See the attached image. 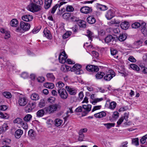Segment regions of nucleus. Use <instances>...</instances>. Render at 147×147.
<instances>
[{
	"label": "nucleus",
	"instance_id": "51",
	"mask_svg": "<svg viewBox=\"0 0 147 147\" xmlns=\"http://www.w3.org/2000/svg\"><path fill=\"white\" fill-rule=\"evenodd\" d=\"M71 34V32L70 31H67L63 36V39H66Z\"/></svg>",
	"mask_w": 147,
	"mask_h": 147
},
{
	"label": "nucleus",
	"instance_id": "47",
	"mask_svg": "<svg viewBox=\"0 0 147 147\" xmlns=\"http://www.w3.org/2000/svg\"><path fill=\"white\" fill-rule=\"evenodd\" d=\"M32 118V115L29 114L26 115L24 118V120L26 122L30 121Z\"/></svg>",
	"mask_w": 147,
	"mask_h": 147
},
{
	"label": "nucleus",
	"instance_id": "64",
	"mask_svg": "<svg viewBox=\"0 0 147 147\" xmlns=\"http://www.w3.org/2000/svg\"><path fill=\"white\" fill-rule=\"evenodd\" d=\"M55 100V98L54 97H51L49 98L47 100L48 101L51 103L54 102Z\"/></svg>",
	"mask_w": 147,
	"mask_h": 147
},
{
	"label": "nucleus",
	"instance_id": "34",
	"mask_svg": "<svg viewBox=\"0 0 147 147\" xmlns=\"http://www.w3.org/2000/svg\"><path fill=\"white\" fill-rule=\"evenodd\" d=\"M44 86L46 88L51 89L53 88L54 87V84L51 83H47L45 84Z\"/></svg>",
	"mask_w": 147,
	"mask_h": 147
},
{
	"label": "nucleus",
	"instance_id": "57",
	"mask_svg": "<svg viewBox=\"0 0 147 147\" xmlns=\"http://www.w3.org/2000/svg\"><path fill=\"white\" fill-rule=\"evenodd\" d=\"M69 113H73V111H67L65 113L64 115V116L65 117L63 118L65 121L67 119V118L69 116V115L68 114Z\"/></svg>",
	"mask_w": 147,
	"mask_h": 147
},
{
	"label": "nucleus",
	"instance_id": "58",
	"mask_svg": "<svg viewBox=\"0 0 147 147\" xmlns=\"http://www.w3.org/2000/svg\"><path fill=\"white\" fill-rule=\"evenodd\" d=\"M141 31L142 34L145 36H147V29L146 27H143L141 28Z\"/></svg>",
	"mask_w": 147,
	"mask_h": 147
},
{
	"label": "nucleus",
	"instance_id": "36",
	"mask_svg": "<svg viewBox=\"0 0 147 147\" xmlns=\"http://www.w3.org/2000/svg\"><path fill=\"white\" fill-rule=\"evenodd\" d=\"M82 107L81 106L76 108V107L74 106L67 108V109L69 110H72V109L75 110H82Z\"/></svg>",
	"mask_w": 147,
	"mask_h": 147
},
{
	"label": "nucleus",
	"instance_id": "14",
	"mask_svg": "<svg viewBox=\"0 0 147 147\" xmlns=\"http://www.w3.org/2000/svg\"><path fill=\"white\" fill-rule=\"evenodd\" d=\"M19 104L21 106H24L27 103V100L26 98L20 97L18 100Z\"/></svg>",
	"mask_w": 147,
	"mask_h": 147
},
{
	"label": "nucleus",
	"instance_id": "49",
	"mask_svg": "<svg viewBox=\"0 0 147 147\" xmlns=\"http://www.w3.org/2000/svg\"><path fill=\"white\" fill-rule=\"evenodd\" d=\"M22 122V119L20 118H17L13 120L14 123H17L18 124H21Z\"/></svg>",
	"mask_w": 147,
	"mask_h": 147
},
{
	"label": "nucleus",
	"instance_id": "50",
	"mask_svg": "<svg viewBox=\"0 0 147 147\" xmlns=\"http://www.w3.org/2000/svg\"><path fill=\"white\" fill-rule=\"evenodd\" d=\"M0 127L1 129L4 132L7 129H8V127L7 123H4Z\"/></svg>",
	"mask_w": 147,
	"mask_h": 147
},
{
	"label": "nucleus",
	"instance_id": "2",
	"mask_svg": "<svg viewBox=\"0 0 147 147\" xmlns=\"http://www.w3.org/2000/svg\"><path fill=\"white\" fill-rule=\"evenodd\" d=\"M115 76V73L112 70H109L107 74L105 76L104 79L106 81H110Z\"/></svg>",
	"mask_w": 147,
	"mask_h": 147
},
{
	"label": "nucleus",
	"instance_id": "46",
	"mask_svg": "<svg viewBox=\"0 0 147 147\" xmlns=\"http://www.w3.org/2000/svg\"><path fill=\"white\" fill-rule=\"evenodd\" d=\"M130 67L133 69L136 70L137 71H138L140 70V68L136 65L132 64L130 65Z\"/></svg>",
	"mask_w": 147,
	"mask_h": 147
},
{
	"label": "nucleus",
	"instance_id": "29",
	"mask_svg": "<svg viewBox=\"0 0 147 147\" xmlns=\"http://www.w3.org/2000/svg\"><path fill=\"white\" fill-rule=\"evenodd\" d=\"M86 35L88 37L89 39L92 41V38L94 37L93 33L90 31L87 30Z\"/></svg>",
	"mask_w": 147,
	"mask_h": 147
},
{
	"label": "nucleus",
	"instance_id": "61",
	"mask_svg": "<svg viewBox=\"0 0 147 147\" xmlns=\"http://www.w3.org/2000/svg\"><path fill=\"white\" fill-rule=\"evenodd\" d=\"M71 71L74 72L76 74L79 75L83 74V71L81 69L74 70V71Z\"/></svg>",
	"mask_w": 147,
	"mask_h": 147
},
{
	"label": "nucleus",
	"instance_id": "33",
	"mask_svg": "<svg viewBox=\"0 0 147 147\" xmlns=\"http://www.w3.org/2000/svg\"><path fill=\"white\" fill-rule=\"evenodd\" d=\"M56 86L58 89H62V88L63 87L65 86V84L62 81H59L56 83Z\"/></svg>",
	"mask_w": 147,
	"mask_h": 147
},
{
	"label": "nucleus",
	"instance_id": "17",
	"mask_svg": "<svg viewBox=\"0 0 147 147\" xmlns=\"http://www.w3.org/2000/svg\"><path fill=\"white\" fill-rule=\"evenodd\" d=\"M43 32L45 36L48 39H51L52 36L49 30L45 28Z\"/></svg>",
	"mask_w": 147,
	"mask_h": 147
},
{
	"label": "nucleus",
	"instance_id": "31",
	"mask_svg": "<svg viewBox=\"0 0 147 147\" xmlns=\"http://www.w3.org/2000/svg\"><path fill=\"white\" fill-rule=\"evenodd\" d=\"M18 24V22L16 19H12L10 22V24L13 27H16Z\"/></svg>",
	"mask_w": 147,
	"mask_h": 147
},
{
	"label": "nucleus",
	"instance_id": "54",
	"mask_svg": "<svg viewBox=\"0 0 147 147\" xmlns=\"http://www.w3.org/2000/svg\"><path fill=\"white\" fill-rule=\"evenodd\" d=\"M35 132L32 129L30 130L28 132V134L29 136L31 137L35 136Z\"/></svg>",
	"mask_w": 147,
	"mask_h": 147
},
{
	"label": "nucleus",
	"instance_id": "41",
	"mask_svg": "<svg viewBox=\"0 0 147 147\" xmlns=\"http://www.w3.org/2000/svg\"><path fill=\"white\" fill-rule=\"evenodd\" d=\"M54 121L55 122V125L58 127L61 124L63 121L59 119H57L55 120Z\"/></svg>",
	"mask_w": 147,
	"mask_h": 147
},
{
	"label": "nucleus",
	"instance_id": "20",
	"mask_svg": "<svg viewBox=\"0 0 147 147\" xmlns=\"http://www.w3.org/2000/svg\"><path fill=\"white\" fill-rule=\"evenodd\" d=\"M94 116L97 118H100L105 117L106 115V113L103 111L99 113L95 114Z\"/></svg>",
	"mask_w": 147,
	"mask_h": 147
},
{
	"label": "nucleus",
	"instance_id": "45",
	"mask_svg": "<svg viewBox=\"0 0 147 147\" xmlns=\"http://www.w3.org/2000/svg\"><path fill=\"white\" fill-rule=\"evenodd\" d=\"M74 10V8L72 6L68 5L66 7V11L67 12H71L73 11Z\"/></svg>",
	"mask_w": 147,
	"mask_h": 147
},
{
	"label": "nucleus",
	"instance_id": "42",
	"mask_svg": "<svg viewBox=\"0 0 147 147\" xmlns=\"http://www.w3.org/2000/svg\"><path fill=\"white\" fill-rule=\"evenodd\" d=\"M140 142L142 144L147 143V134L143 136L140 140Z\"/></svg>",
	"mask_w": 147,
	"mask_h": 147
},
{
	"label": "nucleus",
	"instance_id": "30",
	"mask_svg": "<svg viewBox=\"0 0 147 147\" xmlns=\"http://www.w3.org/2000/svg\"><path fill=\"white\" fill-rule=\"evenodd\" d=\"M120 22L118 21H117L115 20H112L108 23V25L109 26H111L114 24H119Z\"/></svg>",
	"mask_w": 147,
	"mask_h": 147
},
{
	"label": "nucleus",
	"instance_id": "15",
	"mask_svg": "<svg viewBox=\"0 0 147 147\" xmlns=\"http://www.w3.org/2000/svg\"><path fill=\"white\" fill-rule=\"evenodd\" d=\"M0 31L2 33L5 34L4 37L5 39H7L10 37V35L9 31L6 30H5L3 28H1Z\"/></svg>",
	"mask_w": 147,
	"mask_h": 147
},
{
	"label": "nucleus",
	"instance_id": "6",
	"mask_svg": "<svg viewBox=\"0 0 147 147\" xmlns=\"http://www.w3.org/2000/svg\"><path fill=\"white\" fill-rule=\"evenodd\" d=\"M21 28L25 31L29 30L30 27V25L28 23L22 21L20 24Z\"/></svg>",
	"mask_w": 147,
	"mask_h": 147
},
{
	"label": "nucleus",
	"instance_id": "27",
	"mask_svg": "<svg viewBox=\"0 0 147 147\" xmlns=\"http://www.w3.org/2000/svg\"><path fill=\"white\" fill-rule=\"evenodd\" d=\"M82 65L79 64H76L74 65L73 67L71 68V71H74L77 69H81Z\"/></svg>",
	"mask_w": 147,
	"mask_h": 147
},
{
	"label": "nucleus",
	"instance_id": "25",
	"mask_svg": "<svg viewBox=\"0 0 147 147\" xmlns=\"http://www.w3.org/2000/svg\"><path fill=\"white\" fill-rule=\"evenodd\" d=\"M48 80L49 81H53L55 79V77L53 73H48L46 75Z\"/></svg>",
	"mask_w": 147,
	"mask_h": 147
},
{
	"label": "nucleus",
	"instance_id": "1",
	"mask_svg": "<svg viewBox=\"0 0 147 147\" xmlns=\"http://www.w3.org/2000/svg\"><path fill=\"white\" fill-rule=\"evenodd\" d=\"M41 6L36 5L31 0H30V4L27 7L28 10L33 12H37L41 10Z\"/></svg>",
	"mask_w": 147,
	"mask_h": 147
},
{
	"label": "nucleus",
	"instance_id": "37",
	"mask_svg": "<svg viewBox=\"0 0 147 147\" xmlns=\"http://www.w3.org/2000/svg\"><path fill=\"white\" fill-rule=\"evenodd\" d=\"M105 75V74L103 72H98L96 75V78L97 79H100L102 78Z\"/></svg>",
	"mask_w": 147,
	"mask_h": 147
},
{
	"label": "nucleus",
	"instance_id": "9",
	"mask_svg": "<svg viewBox=\"0 0 147 147\" xmlns=\"http://www.w3.org/2000/svg\"><path fill=\"white\" fill-rule=\"evenodd\" d=\"M36 106V103L35 102H32L30 101L28 102L26 106V110H32L34 109Z\"/></svg>",
	"mask_w": 147,
	"mask_h": 147
},
{
	"label": "nucleus",
	"instance_id": "5",
	"mask_svg": "<svg viewBox=\"0 0 147 147\" xmlns=\"http://www.w3.org/2000/svg\"><path fill=\"white\" fill-rule=\"evenodd\" d=\"M67 2L65 1L61 2L60 1H59L58 3L53 6L50 10L51 13L53 14L55 13L57 8H59L61 5L65 4Z\"/></svg>",
	"mask_w": 147,
	"mask_h": 147
},
{
	"label": "nucleus",
	"instance_id": "16",
	"mask_svg": "<svg viewBox=\"0 0 147 147\" xmlns=\"http://www.w3.org/2000/svg\"><path fill=\"white\" fill-rule=\"evenodd\" d=\"M30 98L32 100L37 101L40 99V97L38 94L34 93L30 95Z\"/></svg>",
	"mask_w": 147,
	"mask_h": 147
},
{
	"label": "nucleus",
	"instance_id": "12",
	"mask_svg": "<svg viewBox=\"0 0 147 147\" xmlns=\"http://www.w3.org/2000/svg\"><path fill=\"white\" fill-rule=\"evenodd\" d=\"M22 19L24 21L29 22L32 20L33 17L32 15L29 14H26L22 16Z\"/></svg>",
	"mask_w": 147,
	"mask_h": 147
},
{
	"label": "nucleus",
	"instance_id": "32",
	"mask_svg": "<svg viewBox=\"0 0 147 147\" xmlns=\"http://www.w3.org/2000/svg\"><path fill=\"white\" fill-rule=\"evenodd\" d=\"M117 105L116 103L114 101H112L109 104V108L113 110L116 107Z\"/></svg>",
	"mask_w": 147,
	"mask_h": 147
},
{
	"label": "nucleus",
	"instance_id": "22",
	"mask_svg": "<svg viewBox=\"0 0 147 147\" xmlns=\"http://www.w3.org/2000/svg\"><path fill=\"white\" fill-rule=\"evenodd\" d=\"M52 2V0H45L44 7L47 9L50 7Z\"/></svg>",
	"mask_w": 147,
	"mask_h": 147
},
{
	"label": "nucleus",
	"instance_id": "38",
	"mask_svg": "<svg viewBox=\"0 0 147 147\" xmlns=\"http://www.w3.org/2000/svg\"><path fill=\"white\" fill-rule=\"evenodd\" d=\"M34 3L40 6L42 5L44 0H31Z\"/></svg>",
	"mask_w": 147,
	"mask_h": 147
},
{
	"label": "nucleus",
	"instance_id": "7",
	"mask_svg": "<svg viewBox=\"0 0 147 147\" xmlns=\"http://www.w3.org/2000/svg\"><path fill=\"white\" fill-rule=\"evenodd\" d=\"M86 69L89 72H97L99 70V68L97 66L92 65H88L86 66Z\"/></svg>",
	"mask_w": 147,
	"mask_h": 147
},
{
	"label": "nucleus",
	"instance_id": "63",
	"mask_svg": "<svg viewBox=\"0 0 147 147\" xmlns=\"http://www.w3.org/2000/svg\"><path fill=\"white\" fill-rule=\"evenodd\" d=\"M22 127L25 129L26 130L28 129V126L27 123L22 122L21 124Z\"/></svg>",
	"mask_w": 147,
	"mask_h": 147
},
{
	"label": "nucleus",
	"instance_id": "43",
	"mask_svg": "<svg viewBox=\"0 0 147 147\" xmlns=\"http://www.w3.org/2000/svg\"><path fill=\"white\" fill-rule=\"evenodd\" d=\"M63 19L69 20V19L71 17L70 13H64L62 16Z\"/></svg>",
	"mask_w": 147,
	"mask_h": 147
},
{
	"label": "nucleus",
	"instance_id": "3",
	"mask_svg": "<svg viewBox=\"0 0 147 147\" xmlns=\"http://www.w3.org/2000/svg\"><path fill=\"white\" fill-rule=\"evenodd\" d=\"M57 91L59 96L62 99H65L67 98L68 94L65 89H58Z\"/></svg>",
	"mask_w": 147,
	"mask_h": 147
},
{
	"label": "nucleus",
	"instance_id": "28",
	"mask_svg": "<svg viewBox=\"0 0 147 147\" xmlns=\"http://www.w3.org/2000/svg\"><path fill=\"white\" fill-rule=\"evenodd\" d=\"M127 36L125 34H120L119 36V40L120 41L122 42L125 40L127 38Z\"/></svg>",
	"mask_w": 147,
	"mask_h": 147
},
{
	"label": "nucleus",
	"instance_id": "11",
	"mask_svg": "<svg viewBox=\"0 0 147 147\" xmlns=\"http://www.w3.org/2000/svg\"><path fill=\"white\" fill-rule=\"evenodd\" d=\"M65 89L70 95H75L77 93L76 90L74 88H72L68 86H66Z\"/></svg>",
	"mask_w": 147,
	"mask_h": 147
},
{
	"label": "nucleus",
	"instance_id": "56",
	"mask_svg": "<svg viewBox=\"0 0 147 147\" xmlns=\"http://www.w3.org/2000/svg\"><path fill=\"white\" fill-rule=\"evenodd\" d=\"M132 144L136 146H138L139 145L138 139V138L133 139H132Z\"/></svg>",
	"mask_w": 147,
	"mask_h": 147
},
{
	"label": "nucleus",
	"instance_id": "59",
	"mask_svg": "<svg viewBox=\"0 0 147 147\" xmlns=\"http://www.w3.org/2000/svg\"><path fill=\"white\" fill-rule=\"evenodd\" d=\"M119 115V113L117 111H114L113 112L112 115V117L114 119H116L118 118Z\"/></svg>",
	"mask_w": 147,
	"mask_h": 147
},
{
	"label": "nucleus",
	"instance_id": "26",
	"mask_svg": "<svg viewBox=\"0 0 147 147\" xmlns=\"http://www.w3.org/2000/svg\"><path fill=\"white\" fill-rule=\"evenodd\" d=\"M86 22L84 21L81 20H79L78 22L79 26L80 27L85 28L86 26Z\"/></svg>",
	"mask_w": 147,
	"mask_h": 147
},
{
	"label": "nucleus",
	"instance_id": "44",
	"mask_svg": "<svg viewBox=\"0 0 147 147\" xmlns=\"http://www.w3.org/2000/svg\"><path fill=\"white\" fill-rule=\"evenodd\" d=\"M3 95L5 98H9L11 97L12 95L10 93L7 92H4L3 93Z\"/></svg>",
	"mask_w": 147,
	"mask_h": 147
},
{
	"label": "nucleus",
	"instance_id": "60",
	"mask_svg": "<svg viewBox=\"0 0 147 147\" xmlns=\"http://www.w3.org/2000/svg\"><path fill=\"white\" fill-rule=\"evenodd\" d=\"M110 51L111 55L113 56L116 55L118 53V51L116 49L113 48L111 49Z\"/></svg>",
	"mask_w": 147,
	"mask_h": 147
},
{
	"label": "nucleus",
	"instance_id": "53",
	"mask_svg": "<svg viewBox=\"0 0 147 147\" xmlns=\"http://www.w3.org/2000/svg\"><path fill=\"white\" fill-rule=\"evenodd\" d=\"M45 113V111H38L36 113L37 116L38 117H42Z\"/></svg>",
	"mask_w": 147,
	"mask_h": 147
},
{
	"label": "nucleus",
	"instance_id": "55",
	"mask_svg": "<svg viewBox=\"0 0 147 147\" xmlns=\"http://www.w3.org/2000/svg\"><path fill=\"white\" fill-rule=\"evenodd\" d=\"M143 42L142 41L139 40L136 42L135 43V45L137 47H136L138 48L141 46L142 45Z\"/></svg>",
	"mask_w": 147,
	"mask_h": 147
},
{
	"label": "nucleus",
	"instance_id": "24",
	"mask_svg": "<svg viewBox=\"0 0 147 147\" xmlns=\"http://www.w3.org/2000/svg\"><path fill=\"white\" fill-rule=\"evenodd\" d=\"M96 5L98 9L102 11H105L108 9L107 7L105 5L97 3Z\"/></svg>",
	"mask_w": 147,
	"mask_h": 147
},
{
	"label": "nucleus",
	"instance_id": "8",
	"mask_svg": "<svg viewBox=\"0 0 147 147\" xmlns=\"http://www.w3.org/2000/svg\"><path fill=\"white\" fill-rule=\"evenodd\" d=\"M80 11L82 13L87 14L91 13L92 12V9L91 7L84 6L81 8Z\"/></svg>",
	"mask_w": 147,
	"mask_h": 147
},
{
	"label": "nucleus",
	"instance_id": "21",
	"mask_svg": "<svg viewBox=\"0 0 147 147\" xmlns=\"http://www.w3.org/2000/svg\"><path fill=\"white\" fill-rule=\"evenodd\" d=\"M110 32L112 33L118 34L120 32V30L119 28L116 27L115 28H112L111 27H109V28Z\"/></svg>",
	"mask_w": 147,
	"mask_h": 147
},
{
	"label": "nucleus",
	"instance_id": "35",
	"mask_svg": "<svg viewBox=\"0 0 147 147\" xmlns=\"http://www.w3.org/2000/svg\"><path fill=\"white\" fill-rule=\"evenodd\" d=\"M103 125L106 127L107 129H109L112 127H114L115 125V123H104Z\"/></svg>",
	"mask_w": 147,
	"mask_h": 147
},
{
	"label": "nucleus",
	"instance_id": "40",
	"mask_svg": "<svg viewBox=\"0 0 147 147\" xmlns=\"http://www.w3.org/2000/svg\"><path fill=\"white\" fill-rule=\"evenodd\" d=\"M113 39V37L111 35H109L107 36L105 39V42L109 43Z\"/></svg>",
	"mask_w": 147,
	"mask_h": 147
},
{
	"label": "nucleus",
	"instance_id": "48",
	"mask_svg": "<svg viewBox=\"0 0 147 147\" xmlns=\"http://www.w3.org/2000/svg\"><path fill=\"white\" fill-rule=\"evenodd\" d=\"M11 140L9 139H3L2 141V143L3 145H7L9 144L11 142Z\"/></svg>",
	"mask_w": 147,
	"mask_h": 147
},
{
	"label": "nucleus",
	"instance_id": "52",
	"mask_svg": "<svg viewBox=\"0 0 147 147\" xmlns=\"http://www.w3.org/2000/svg\"><path fill=\"white\" fill-rule=\"evenodd\" d=\"M140 27V24L138 22H135L131 25V27L133 28H137Z\"/></svg>",
	"mask_w": 147,
	"mask_h": 147
},
{
	"label": "nucleus",
	"instance_id": "39",
	"mask_svg": "<svg viewBox=\"0 0 147 147\" xmlns=\"http://www.w3.org/2000/svg\"><path fill=\"white\" fill-rule=\"evenodd\" d=\"M79 19L75 16H71L69 19V21L71 22H78Z\"/></svg>",
	"mask_w": 147,
	"mask_h": 147
},
{
	"label": "nucleus",
	"instance_id": "62",
	"mask_svg": "<svg viewBox=\"0 0 147 147\" xmlns=\"http://www.w3.org/2000/svg\"><path fill=\"white\" fill-rule=\"evenodd\" d=\"M103 99L102 98H96L94 99V100L92 101V103L93 104L95 105V103L101 101L103 100Z\"/></svg>",
	"mask_w": 147,
	"mask_h": 147
},
{
	"label": "nucleus",
	"instance_id": "18",
	"mask_svg": "<svg viewBox=\"0 0 147 147\" xmlns=\"http://www.w3.org/2000/svg\"><path fill=\"white\" fill-rule=\"evenodd\" d=\"M23 133V131L21 129H19L16 131L15 134V136L17 139L19 138Z\"/></svg>",
	"mask_w": 147,
	"mask_h": 147
},
{
	"label": "nucleus",
	"instance_id": "10",
	"mask_svg": "<svg viewBox=\"0 0 147 147\" xmlns=\"http://www.w3.org/2000/svg\"><path fill=\"white\" fill-rule=\"evenodd\" d=\"M114 14L113 12V10L112 9L108 10L106 12L105 16L107 19L110 20L114 16Z\"/></svg>",
	"mask_w": 147,
	"mask_h": 147
},
{
	"label": "nucleus",
	"instance_id": "23",
	"mask_svg": "<svg viewBox=\"0 0 147 147\" xmlns=\"http://www.w3.org/2000/svg\"><path fill=\"white\" fill-rule=\"evenodd\" d=\"M87 21L88 23L92 24H94L96 22L95 18L92 16H89L87 18Z\"/></svg>",
	"mask_w": 147,
	"mask_h": 147
},
{
	"label": "nucleus",
	"instance_id": "13",
	"mask_svg": "<svg viewBox=\"0 0 147 147\" xmlns=\"http://www.w3.org/2000/svg\"><path fill=\"white\" fill-rule=\"evenodd\" d=\"M60 107L59 104H54L49 105L47 107L46 110H56Z\"/></svg>",
	"mask_w": 147,
	"mask_h": 147
},
{
	"label": "nucleus",
	"instance_id": "19",
	"mask_svg": "<svg viewBox=\"0 0 147 147\" xmlns=\"http://www.w3.org/2000/svg\"><path fill=\"white\" fill-rule=\"evenodd\" d=\"M129 23L128 22L124 21L121 24L120 26L121 28L123 30L127 29L129 26Z\"/></svg>",
	"mask_w": 147,
	"mask_h": 147
},
{
	"label": "nucleus",
	"instance_id": "4",
	"mask_svg": "<svg viewBox=\"0 0 147 147\" xmlns=\"http://www.w3.org/2000/svg\"><path fill=\"white\" fill-rule=\"evenodd\" d=\"M67 56L65 51L62 52L59 55V60L60 63H64L66 62V60L67 58Z\"/></svg>",
	"mask_w": 147,
	"mask_h": 147
}]
</instances>
